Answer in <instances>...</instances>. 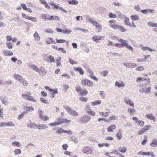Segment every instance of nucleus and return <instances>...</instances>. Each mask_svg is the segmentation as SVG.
Here are the masks:
<instances>
[{
    "mask_svg": "<svg viewBox=\"0 0 157 157\" xmlns=\"http://www.w3.org/2000/svg\"><path fill=\"white\" fill-rule=\"evenodd\" d=\"M81 84L82 85H87L88 86H93L94 83L91 81L86 79L82 80L81 81Z\"/></svg>",
    "mask_w": 157,
    "mask_h": 157,
    "instance_id": "0eeeda50",
    "label": "nucleus"
},
{
    "mask_svg": "<svg viewBox=\"0 0 157 157\" xmlns=\"http://www.w3.org/2000/svg\"><path fill=\"white\" fill-rule=\"evenodd\" d=\"M146 117L147 118L150 119V120H152L154 122H155V117L151 114H147L146 115Z\"/></svg>",
    "mask_w": 157,
    "mask_h": 157,
    "instance_id": "412c9836",
    "label": "nucleus"
},
{
    "mask_svg": "<svg viewBox=\"0 0 157 157\" xmlns=\"http://www.w3.org/2000/svg\"><path fill=\"white\" fill-rule=\"evenodd\" d=\"M110 26L114 29H118L122 32H124L126 31V29L121 26L113 24H110Z\"/></svg>",
    "mask_w": 157,
    "mask_h": 157,
    "instance_id": "39448f33",
    "label": "nucleus"
},
{
    "mask_svg": "<svg viewBox=\"0 0 157 157\" xmlns=\"http://www.w3.org/2000/svg\"><path fill=\"white\" fill-rule=\"evenodd\" d=\"M112 38L113 40H115L116 39H117L118 41L121 43V44L122 47H125L126 45L128 43V42L127 40H123L120 38H117V37L115 36L113 37Z\"/></svg>",
    "mask_w": 157,
    "mask_h": 157,
    "instance_id": "6e6552de",
    "label": "nucleus"
},
{
    "mask_svg": "<svg viewBox=\"0 0 157 157\" xmlns=\"http://www.w3.org/2000/svg\"><path fill=\"white\" fill-rule=\"evenodd\" d=\"M31 94L29 92H27L25 93L22 94V97L25 100L29 101H33L36 102V100L32 96H31Z\"/></svg>",
    "mask_w": 157,
    "mask_h": 157,
    "instance_id": "f257e3e1",
    "label": "nucleus"
},
{
    "mask_svg": "<svg viewBox=\"0 0 157 157\" xmlns=\"http://www.w3.org/2000/svg\"><path fill=\"white\" fill-rule=\"evenodd\" d=\"M50 16L48 14H42L41 16V18L44 20H48L49 21V17Z\"/></svg>",
    "mask_w": 157,
    "mask_h": 157,
    "instance_id": "a211bd4d",
    "label": "nucleus"
},
{
    "mask_svg": "<svg viewBox=\"0 0 157 157\" xmlns=\"http://www.w3.org/2000/svg\"><path fill=\"white\" fill-rule=\"evenodd\" d=\"M80 101L84 102H86L87 101V98L85 97H81L79 98Z\"/></svg>",
    "mask_w": 157,
    "mask_h": 157,
    "instance_id": "4d7b16f0",
    "label": "nucleus"
},
{
    "mask_svg": "<svg viewBox=\"0 0 157 157\" xmlns=\"http://www.w3.org/2000/svg\"><path fill=\"white\" fill-rule=\"evenodd\" d=\"M6 45L8 48L10 49L13 48L12 44L11 42H7Z\"/></svg>",
    "mask_w": 157,
    "mask_h": 157,
    "instance_id": "37998d69",
    "label": "nucleus"
},
{
    "mask_svg": "<svg viewBox=\"0 0 157 157\" xmlns=\"http://www.w3.org/2000/svg\"><path fill=\"white\" fill-rule=\"evenodd\" d=\"M91 119V117L90 116L88 115H86L84 116L80 117L79 119V121L80 123L85 124L89 121Z\"/></svg>",
    "mask_w": 157,
    "mask_h": 157,
    "instance_id": "20e7f679",
    "label": "nucleus"
},
{
    "mask_svg": "<svg viewBox=\"0 0 157 157\" xmlns=\"http://www.w3.org/2000/svg\"><path fill=\"white\" fill-rule=\"evenodd\" d=\"M116 136L117 138L119 140L121 139L122 136L120 130H119L118 132L116 134Z\"/></svg>",
    "mask_w": 157,
    "mask_h": 157,
    "instance_id": "ea45409f",
    "label": "nucleus"
},
{
    "mask_svg": "<svg viewBox=\"0 0 157 157\" xmlns=\"http://www.w3.org/2000/svg\"><path fill=\"white\" fill-rule=\"evenodd\" d=\"M131 18L134 21H136L139 19V16L137 15H134L131 16Z\"/></svg>",
    "mask_w": 157,
    "mask_h": 157,
    "instance_id": "473e14b6",
    "label": "nucleus"
},
{
    "mask_svg": "<svg viewBox=\"0 0 157 157\" xmlns=\"http://www.w3.org/2000/svg\"><path fill=\"white\" fill-rule=\"evenodd\" d=\"M67 2L70 4L76 5L78 3V2L77 1H76V0L67 1Z\"/></svg>",
    "mask_w": 157,
    "mask_h": 157,
    "instance_id": "72a5a7b5",
    "label": "nucleus"
},
{
    "mask_svg": "<svg viewBox=\"0 0 157 157\" xmlns=\"http://www.w3.org/2000/svg\"><path fill=\"white\" fill-rule=\"evenodd\" d=\"M71 121V120H69L67 118L62 119V124L64 123H69Z\"/></svg>",
    "mask_w": 157,
    "mask_h": 157,
    "instance_id": "e433bc0d",
    "label": "nucleus"
},
{
    "mask_svg": "<svg viewBox=\"0 0 157 157\" xmlns=\"http://www.w3.org/2000/svg\"><path fill=\"white\" fill-rule=\"evenodd\" d=\"M76 91L79 93V94L80 93H81V91H82V89L81 88V87L79 86H77L76 87Z\"/></svg>",
    "mask_w": 157,
    "mask_h": 157,
    "instance_id": "6e6d98bb",
    "label": "nucleus"
},
{
    "mask_svg": "<svg viewBox=\"0 0 157 157\" xmlns=\"http://www.w3.org/2000/svg\"><path fill=\"white\" fill-rule=\"evenodd\" d=\"M87 113L90 115L94 116L95 115V113L94 111H92L91 109L87 110Z\"/></svg>",
    "mask_w": 157,
    "mask_h": 157,
    "instance_id": "f704fd0d",
    "label": "nucleus"
},
{
    "mask_svg": "<svg viewBox=\"0 0 157 157\" xmlns=\"http://www.w3.org/2000/svg\"><path fill=\"white\" fill-rule=\"evenodd\" d=\"M157 140L155 139L152 140V142L151 143V146L155 147L157 146Z\"/></svg>",
    "mask_w": 157,
    "mask_h": 157,
    "instance_id": "2f4dec72",
    "label": "nucleus"
},
{
    "mask_svg": "<svg viewBox=\"0 0 157 157\" xmlns=\"http://www.w3.org/2000/svg\"><path fill=\"white\" fill-rule=\"evenodd\" d=\"M0 99L2 104H4L5 105L7 104L8 103V101L7 98H6V97L1 96L0 97Z\"/></svg>",
    "mask_w": 157,
    "mask_h": 157,
    "instance_id": "5701e85b",
    "label": "nucleus"
},
{
    "mask_svg": "<svg viewBox=\"0 0 157 157\" xmlns=\"http://www.w3.org/2000/svg\"><path fill=\"white\" fill-rule=\"evenodd\" d=\"M127 48L129 49L131 52H133L134 51L133 48L128 43L125 46Z\"/></svg>",
    "mask_w": 157,
    "mask_h": 157,
    "instance_id": "79ce46f5",
    "label": "nucleus"
},
{
    "mask_svg": "<svg viewBox=\"0 0 157 157\" xmlns=\"http://www.w3.org/2000/svg\"><path fill=\"white\" fill-rule=\"evenodd\" d=\"M124 83L122 82H116L115 83V86L120 88L124 87Z\"/></svg>",
    "mask_w": 157,
    "mask_h": 157,
    "instance_id": "393cba45",
    "label": "nucleus"
},
{
    "mask_svg": "<svg viewBox=\"0 0 157 157\" xmlns=\"http://www.w3.org/2000/svg\"><path fill=\"white\" fill-rule=\"evenodd\" d=\"M104 37L103 36H94L92 37V40L95 42L98 43L99 40H101L102 38Z\"/></svg>",
    "mask_w": 157,
    "mask_h": 157,
    "instance_id": "4468645a",
    "label": "nucleus"
},
{
    "mask_svg": "<svg viewBox=\"0 0 157 157\" xmlns=\"http://www.w3.org/2000/svg\"><path fill=\"white\" fill-rule=\"evenodd\" d=\"M74 70L75 71H78L81 75H83L84 74V72L83 70L81 67H75L74 68Z\"/></svg>",
    "mask_w": 157,
    "mask_h": 157,
    "instance_id": "6ab92c4d",
    "label": "nucleus"
},
{
    "mask_svg": "<svg viewBox=\"0 0 157 157\" xmlns=\"http://www.w3.org/2000/svg\"><path fill=\"white\" fill-rule=\"evenodd\" d=\"M136 123L141 127H143L144 125V122L141 120L136 121Z\"/></svg>",
    "mask_w": 157,
    "mask_h": 157,
    "instance_id": "a19ab883",
    "label": "nucleus"
},
{
    "mask_svg": "<svg viewBox=\"0 0 157 157\" xmlns=\"http://www.w3.org/2000/svg\"><path fill=\"white\" fill-rule=\"evenodd\" d=\"M50 90V92H52V95H55L58 93V90L57 89H51V90Z\"/></svg>",
    "mask_w": 157,
    "mask_h": 157,
    "instance_id": "3c124183",
    "label": "nucleus"
},
{
    "mask_svg": "<svg viewBox=\"0 0 157 157\" xmlns=\"http://www.w3.org/2000/svg\"><path fill=\"white\" fill-rule=\"evenodd\" d=\"M38 113L39 118L42 121H46L49 120V117L46 115H44V112L41 109H39Z\"/></svg>",
    "mask_w": 157,
    "mask_h": 157,
    "instance_id": "f03ea898",
    "label": "nucleus"
},
{
    "mask_svg": "<svg viewBox=\"0 0 157 157\" xmlns=\"http://www.w3.org/2000/svg\"><path fill=\"white\" fill-rule=\"evenodd\" d=\"M101 100L96 101H95L91 102V105L94 106H95L97 105H99L101 104Z\"/></svg>",
    "mask_w": 157,
    "mask_h": 157,
    "instance_id": "c9c22d12",
    "label": "nucleus"
},
{
    "mask_svg": "<svg viewBox=\"0 0 157 157\" xmlns=\"http://www.w3.org/2000/svg\"><path fill=\"white\" fill-rule=\"evenodd\" d=\"M2 52L4 56H9L10 51L8 50H3Z\"/></svg>",
    "mask_w": 157,
    "mask_h": 157,
    "instance_id": "a18cd8bd",
    "label": "nucleus"
},
{
    "mask_svg": "<svg viewBox=\"0 0 157 157\" xmlns=\"http://www.w3.org/2000/svg\"><path fill=\"white\" fill-rule=\"evenodd\" d=\"M82 152L87 154H92L93 151L92 149L88 146L84 147L82 149Z\"/></svg>",
    "mask_w": 157,
    "mask_h": 157,
    "instance_id": "f8f14e48",
    "label": "nucleus"
},
{
    "mask_svg": "<svg viewBox=\"0 0 157 157\" xmlns=\"http://www.w3.org/2000/svg\"><path fill=\"white\" fill-rule=\"evenodd\" d=\"M21 153V151L20 149H16L14 151L15 155L20 154Z\"/></svg>",
    "mask_w": 157,
    "mask_h": 157,
    "instance_id": "5fc2aeb1",
    "label": "nucleus"
},
{
    "mask_svg": "<svg viewBox=\"0 0 157 157\" xmlns=\"http://www.w3.org/2000/svg\"><path fill=\"white\" fill-rule=\"evenodd\" d=\"M96 29L98 32H100L102 29V27L101 25L100 24H99L98 25L96 26Z\"/></svg>",
    "mask_w": 157,
    "mask_h": 157,
    "instance_id": "de8ad7c7",
    "label": "nucleus"
},
{
    "mask_svg": "<svg viewBox=\"0 0 157 157\" xmlns=\"http://www.w3.org/2000/svg\"><path fill=\"white\" fill-rule=\"evenodd\" d=\"M57 123L59 124V125L62 124V119H61L60 117H58L56 119V120L55 121Z\"/></svg>",
    "mask_w": 157,
    "mask_h": 157,
    "instance_id": "603ef678",
    "label": "nucleus"
},
{
    "mask_svg": "<svg viewBox=\"0 0 157 157\" xmlns=\"http://www.w3.org/2000/svg\"><path fill=\"white\" fill-rule=\"evenodd\" d=\"M81 93H79L81 96L86 95L88 93L87 91L86 90H82L81 91Z\"/></svg>",
    "mask_w": 157,
    "mask_h": 157,
    "instance_id": "58836bf2",
    "label": "nucleus"
},
{
    "mask_svg": "<svg viewBox=\"0 0 157 157\" xmlns=\"http://www.w3.org/2000/svg\"><path fill=\"white\" fill-rule=\"evenodd\" d=\"M109 17L110 18H115L117 17V16L115 14L110 13L109 14Z\"/></svg>",
    "mask_w": 157,
    "mask_h": 157,
    "instance_id": "864d4df0",
    "label": "nucleus"
},
{
    "mask_svg": "<svg viewBox=\"0 0 157 157\" xmlns=\"http://www.w3.org/2000/svg\"><path fill=\"white\" fill-rule=\"evenodd\" d=\"M141 49L143 51L148 50L150 52H155L154 50L151 49L150 48L145 46V47H142L141 48Z\"/></svg>",
    "mask_w": 157,
    "mask_h": 157,
    "instance_id": "bb28decb",
    "label": "nucleus"
},
{
    "mask_svg": "<svg viewBox=\"0 0 157 157\" xmlns=\"http://www.w3.org/2000/svg\"><path fill=\"white\" fill-rule=\"evenodd\" d=\"M64 108L69 114L71 115H72L75 117H76L78 115V113L77 112L72 109L70 107L67 106H65L64 107Z\"/></svg>",
    "mask_w": 157,
    "mask_h": 157,
    "instance_id": "423d86ee",
    "label": "nucleus"
},
{
    "mask_svg": "<svg viewBox=\"0 0 157 157\" xmlns=\"http://www.w3.org/2000/svg\"><path fill=\"white\" fill-rule=\"evenodd\" d=\"M55 20L56 21H60V17L57 16H51L49 17V21Z\"/></svg>",
    "mask_w": 157,
    "mask_h": 157,
    "instance_id": "4be33fe9",
    "label": "nucleus"
},
{
    "mask_svg": "<svg viewBox=\"0 0 157 157\" xmlns=\"http://www.w3.org/2000/svg\"><path fill=\"white\" fill-rule=\"evenodd\" d=\"M12 144L15 146H19V143L17 141H13L12 143Z\"/></svg>",
    "mask_w": 157,
    "mask_h": 157,
    "instance_id": "052dcab7",
    "label": "nucleus"
},
{
    "mask_svg": "<svg viewBox=\"0 0 157 157\" xmlns=\"http://www.w3.org/2000/svg\"><path fill=\"white\" fill-rule=\"evenodd\" d=\"M48 126L46 124H40L38 125H36V129L38 128L39 129H46L48 128Z\"/></svg>",
    "mask_w": 157,
    "mask_h": 157,
    "instance_id": "dca6fc26",
    "label": "nucleus"
},
{
    "mask_svg": "<svg viewBox=\"0 0 157 157\" xmlns=\"http://www.w3.org/2000/svg\"><path fill=\"white\" fill-rule=\"evenodd\" d=\"M36 125L35 123H32L31 120H29V123L27 124V126L29 128L36 129Z\"/></svg>",
    "mask_w": 157,
    "mask_h": 157,
    "instance_id": "2eb2a0df",
    "label": "nucleus"
},
{
    "mask_svg": "<svg viewBox=\"0 0 157 157\" xmlns=\"http://www.w3.org/2000/svg\"><path fill=\"white\" fill-rule=\"evenodd\" d=\"M129 18L128 17H126L124 19V22L126 25H129L130 24V23L129 22Z\"/></svg>",
    "mask_w": 157,
    "mask_h": 157,
    "instance_id": "8fccbe9b",
    "label": "nucleus"
},
{
    "mask_svg": "<svg viewBox=\"0 0 157 157\" xmlns=\"http://www.w3.org/2000/svg\"><path fill=\"white\" fill-rule=\"evenodd\" d=\"M128 111L131 114L133 112H134L135 111L134 109L130 108L128 109Z\"/></svg>",
    "mask_w": 157,
    "mask_h": 157,
    "instance_id": "0e129e2a",
    "label": "nucleus"
},
{
    "mask_svg": "<svg viewBox=\"0 0 157 157\" xmlns=\"http://www.w3.org/2000/svg\"><path fill=\"white\" fill-rule=\"evenodd\" d=\"M148 25L149 26L151 27H157V23H154L152 22H149L148 23Z\"/></svg>",
    "mask_w": 157,
    "mask_h": 157,
    "instance_id": "49530a36",
    "label": "nucleus"
},
{
    "mask_svg": "<svg viewBox=\"0 0 157 157\" xmlns=\"http://www.w3.org/2000/svg\"><path fill=\"white\" fill-rule=\"evenodd\" d=\"M14 77L17 81L21 82L24 86H27L28 85L27 82L21 76L15 74L13 75Z\"/></svg>",
    "mask_w": 157,
    "mask_h": 157,
    "instance_id": "7ed1b4c3",
    "label": "nucleus"
},
{
    "mask_svg": "<svg viewBox=\"0 0 157 157\" xmlns=\"http://www.w3.org/2000/svg\"><path fill=\"white\" fill-rule=\"evenodd\" d=\"M71 30H63V33L65 34H69L71 32Z\"/></svg>",
    "mask_w": 157,
    "mask_h": 157,
    "instance_id": "338daca9",
    "label": "nucleus"
},
{
    "mask_svg": "<svg viewBox=\"0 0 157 157\" xmlns=\"http://www.w3.org/2000/svg\"><path fill=\"white\" fill-rule=\"evenodd\" d=\"M119 151L122 153H125L126 152L127 149L126 148L123 147H120L118 148Z\"/></svg>",
    "mask_w": 157,
    "mask_h": 157,
    "instance_id": "7c9ffc66",
    "label": "nucleus"
},
{
    "mask_svg": "<svg viewBox=\"0 0 157 157\" xmlns=\"http://www.w3.org/2000/svg\"><path fill=\"white\" fill-rule=\"evenodd\" d=\"M137 71H142L144 70V68L143 66H140L136 68Z\"/></svg>",
    "mask_w": 157,
    "mask_h": 157,
    "instance_id": "680f3d73",
    "label": "nucleus"
},
{
    "mask_svg": "<svg viewBox=\"0 0 157 157\" xmlns=\"http://www.w3.org/2000/svg\"><path fill=\"white\" fill-rule=\"evenodd\" d=\"M116 128V126L114 124H113L109 126L108 127L107 131L108 132H112Z\"/></svg>",
    "mask_w": 157,
    "mask_h": 157,
    "instance_id": "aec40b11",
    "label": "nucleus"
},
{
    "mask_svg": "<svg viewBox=\"0 0 157 157\" xmlns=\"http://www.w3.org/2000/svg\"><path fill=\"white\" fill-rule=\"evenodd\" d=\"M57 49H58V50L59 51H61L63 53H66V51L64 50V49L62 48H57Z\"/></svg>",
    "mask_w": 157,
    "mask_h": 157,
    "instance_id": "774afa93",
    "label": "nucleus"
},
{
    "mask_svg": "<svg viewBox=\"0 0 157 157\" xmlns=\"http://www.w3.org/2000/svg\"><path fill=\"white\" fill-rule=\"evenodd\" d=\"M41 72H42V74L43 75H45L47 73L46 70L43 67H41L40 68L39 72L38 73H40Z\"/></svg>",
    "mask_w": 157,
    "mask_h": 157,
    "instance_id": "c85d7f7f",
    "label": "nucleus"
},
{
    "mask_svg": "<svg viewBox=\"0 0 157 157\" xmlns=\"http://www.w3.org/2000/svg\"><path fill=\"white\" fill-rule=\"evenodd\" d=\"M25 109L27 111H33L34 110V109L32 107H27L26 106L25 108Z\"/></svg>",
    "mask_w": 157,
    "mask_h": 157,
    "instance_id": "13d9d810",
    "label": "nucleus"
},
{
    "mask_svg": "<svg viewBox=\"0 0 157 157\" xmlns=\"http://www.w3.org/2000/svg\"><path fill=\"white\" fill-rule=\"evenodd\" d=\"M151 127L150 125H146L142 129L140 130L138 132V135H141L145 132L148 131Z\"/></svg>",
    "mask_w": 157,
    "mask_h": 157,
    "instance_id": "9b49d317",
    "label": "nucleus"
},
{
    "mask_svg": "<svg viewBox=\"0 0 157 157\" xmlns=\"http://www.w3.org/2000/svg\"><path fill=\"white\" fill-rule=\"evenodd\" d=\"M151 88V87H147L145 89V93L148 94L150 93Z\"/></svg>",
    "mask_w": 157,
    "mask_h": 157,
    "instance_id": "4c0bfd02",
    "label": "nucleus"
},
{
    "mask_svg": "<svg viewBox=\"0 0 157 157\" xmlns=\"http://www.w3.org/2000/svg\"><path fill=\"white\" fill-rule=\"evenodd\" d=\"M29 67L31 69H33L35 71H36L38 72H39L40 68H39L38 67L34 65H30Z\"/></svg>",
    "mask_w": 157,
    "mask_h": 157,
    "instance_id": "b1692460",
    "label": "nucleus"
},
{
    "mask_svg": "<svg viewBox=\"0 0 157 157\" xmlns=\"http://www.w3.org/2000/svg\"><path fill=\"white\" fill-rule=\"evenodd\" d=\"M4 85H11L12 84V81L10 80H9L8 81H5V82L3 83Z\"/></svg>",
    "mask_w": 157,
    "mask_h": 157,
    "instance_id": "bf43d9fd",
    "label": "nucleus"
},
{
    "mask_svg": "<svg viewBox=\"0 0 157 157\" xmlns=\"http://www.w3.org/2000/svg\"><path fill=\"white\" fill-rule=\"evenodd\" d=\"M109 71L108 70H105L102 71L101 74L103 77L106 76L108 74Z\"/></svg>",
    "mask_w": 157,
    "mask_h": 157,
    "instance_id": "c03bdc74",
    "label": "nucleus"
},
{
    "mask_svg": "<svg viewBox=\"0 0 157 157\" xmlns=\"http://www.w3.org/2000/svg\"><path fill=\"white\" fill-rule=\"evenodd\" d=\"M56 42L59 43H63L66 42V40H58L57 39H56Z\"/></svg>",
    "mask_w": 157,
    "mask_h": 157,
    "instance_id": "e2e57ef3",
    "label": "nucleus"
},
{
    "mask_svg": "<svg viewBox=\"0 0 157 157\" xmlns=\"http://www.w3.org/2000/svg\"><path fill=\"white\" fill-rule=\"evenodd\" d=\"M124 65L127 67L129 68H133L137 66L136 64L132 63H124Z\"/></svg>",
    "mask_w": 157,
    "mask_h": 157,
    "instance_id": "ddd939ff",
    "label": "nucleus"
},
{
    "mask_svg": "<svg viewBox=\"0 0 157 157\" xmlns=\"http://www.w3.org/2000/svg\"><path fill=\"white\" fill-rule=\"evenodd\" d=\"M124 101L128 105H130L131 106L133 107H134L133 102L131 101L129 98L128 97L124 98Z\"/></svg>",
    "mask_w": 157,
    "mask_h": 157,
    "instance_id": "9d476101",
    "label": "nucleus"
},
{
    "mask_svg": "<svg viewBox=\"0 0 157 157\" xmlns=\"http://www.w3.org/2000/svg\"><path fill=\"white\" fill-rule=\"evenodd\" d=\"M47 61L49 63L54 62L55 61V59L52 56L50 55L48 56Z\"/></svg>",
    "mask_w": 157,
    "mask_h": 157,
    "instance_id": "a878e982",
    "label": "nucleus"
},
{
    "mask_svg": "<svg viewBox=\"0 0 157 157\" xmlns=\"http://www.w3.org/2000/svg\"><path fill=\"white\" fill-rule=\"evenodd\" d=\"M49 125L52 127H53L56 125H59V124L58 123H57L56 122H55L54 123H51L49 124Z\"/></svg>",
    "mask_w": 157,
    "mask_h": 157,
    "instance_id": "69168bd1",
    "label": "nucleus"
},
{
    "mask_svg": "<svg viewBox=\"0 0 157 157\" xmlns=\"http://www.w3.org/2000/svg\"><path fill=\"white\" fill-rule=\"evenodd\" d=\"M61 57H57V59L56 61V63L57 66H59L61 65L60 60L61 59Z\"/></svg>",
    "mask_w": 157,
    "mask_h": 157,
    "instance_id": "c756f323",
    "label": "nucleus"
},
{
    "mask_svg": "<svg viewBox=\"0 0 157 157\" xmlns=\"http://www.w3.org/2000/svg\"><path fill=\"white\" fill-rule=\"evenodd\" d=\"M15 126V125L12 122H7V127H14Z\"/></svg>",
    "mask_w": 157,
    "mask_h": 157,
    "instance_id": "09e8293b",
    "label": "nucleus"
},
{
    "mask_svg": "<svg viewBox=\"0 0 157 157\" xmlns=\"http://www.w3.org/2000/svg\"><path fill=\"white\" fill-rule=\"evenodd\" d=\"M49 4L52 6H54V7L57 10H59L61 11L64 12L65 13H67V11L64 10L63 8L59 7L57 5H56V4L52 2H50L48 3Z\"/></svg>",
    "mask_w": 157,
    "mask_h": 157,
    "instance_id": "1a4fd4ad",
    "label": "nucleus"
},
{
    "mask_svg": "<svg viewBox=\"0 0 157 157\" xmlns=\"http://www.w3.org/2000/svg\"><path fill=\"white\" fill-rule=\"evenodd\" d=\"M33 36L34 39L37 41H39L40 40V37L39 36V34L37 32H36L33 35Z\"/></svg>",
    "mask_w": 157,
    "mask_h": 157,
    "instance_id": "cd10ccee",
    "label": "nucleus"
},
{
    "mask_svg": "<svg viewBox=\"0 0 157 157\" xmlns=\"http://www.w3.org/2000/svg\"><path fill=\"white\" fill-rule=\"evenodd\" d=\"M98 13L99 14H104L105 13V9L103 7H100L97 9Z\"/></svg>",
    "mask_w": 157,
    "mask_h": 157,
    "instance_id": "f3484780",
    "label": "nucleus"
}]
</instances>
